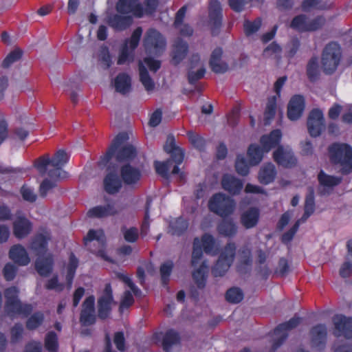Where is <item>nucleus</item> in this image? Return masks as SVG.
Instances as JSON below:
<instances>
[{
    "label": "nucleus",
    "instance_id": "7ed1b4c3",
    "mask_svg": "<svg viewBox=\"0 0 352 352\" xmlns=\"http://www.w3.org/2000/svg\"><path fill=\"white\" fill-rule=\"evenodd\" d=\"M330 162L341 166V173L347 175L352 172V147L346 143L335 142L328 148Z\"/></svg>",
    "mask_w": 352,
    "mask_h": 352
},
{
    "label": "nucleus",
    "instance_id": "3c124183",
    "mask_svg": "<svg viewBox=\"0 0 352 352\" xmlns=\"http://www.w3.org/2000/svg\"><path fill=\"white\" fill-rule=\"evenodd\" d=\"M49 165L52 166V161L49 154L39 157L34 162V167L36 168L41 176H44L48 173L47 170Z\"/></svg>",
    "mask_w": 352,
    "mask_h": 352
},
{
    "label": "nucleus",
    "instance_id": "bb28decb",
    "mask_svg": "<svg viewBox=\"0 0 352 352\" xmlns=\"http://www.w3.org/2000/svg\"><path fill=\"white\" fill-rule=\"evenodd\" d=\"M9 258L20 266H25L30 262L29 255L23 246L20 244L14 245L9 251Z\"/></svg>",
    "mask_w": 352,
    "mask_h": 352
},
{
    "label": "nucleus",
    "instance_id": "6ab92c4d",
    "mask_svg": "<svg viewBox=\"0 0 352 352\" xmlns=\"http://www.w3.org/2000/svg\"><path fill=\"white\" fill-rule=\"evenodd\" d=\"M140 0H118L116 10L120 14H132L135 17L141 18L144 15V8Z\"/></svg>",
    "mask_w": 352,
    "mask_h": 352
},
{
    "label": "nucleus",
    "instance_id": "37998d69",
    "mask_svg": "<svg viewBox=\"0 0 352 352\" xmlns=\"http://www.w3.org/2000/svg\"><path fill=\"white\" fill-rule=\"evenodd\" d=\"M318 179L321 186L326 187H334L342 182V178L341 177L327 175L321 170L318 173Z\"/></svg>",
    "mask_w": 352,
    "mask_h": 352
},
{
    "label": "nucleus",
    "instance_id": "bf43d9fd",
    "mask_svg": "<svg viewBox=\"0 0 352 352\" xmlns=\"http://www.w3.org/2000/svg\"><path fill=\"white\" fill-rule=\"evenodd\" d=\"M153 202L151 197H147L145 205L144 218L141 225V234H146L150 226V208Z\"/></svg>",
    "mask_w": 352,
    "mask_h": 352
},
{
    "label": "nucleus",
    "instance_id": "cd10ccee",
    "mask_svg": "<svg viewBox=\"0 0 352 352\" xmlns=\"http://www.w3.org/2000/svg\"><path fill=\"white\" fill-rule=\"evenodd\" d=\"M259 219V209L256 207H251L241 214L240 221L245 229H251L257 226Z\"/></svg>",
    "mask_w": 352,
    "mask_h": 352
},
{
    "label": "nucleus",
    "instance_id": "864d4df0",
    "mask_svg": "<svg viewBox=\"0 0 352 352\" xmlns=\"http://www.w3.org/2000/svg\"><path fill=\"white\" fill-rule=\"evenodd\" d=\"M202 257L203 250L201 248V241L198 237H195L193 240L191 265L192 267H196L200 263Z\"/></svg>",
    "mask_w": 352,
    "mask_h": 352
},
{
    "label": "nucleus",
    "instance_id": "4be33fe9",
    "mask_svg": "<svg viewBox=\"0 0 352 352\" xmlns=\"http://www.w3.org/2000/svg\"><path fill=\"white\" fill-rule=\"evenodd\" d=\"M32 223L24 216H19L13 222V234L18 239L28 236L32 230Z\"/></svg>",
    "mask_w": 352,
    "mask_h": 352
},
{
    "label": "nucleus",
    "instance_id": "58836bf2",
    "mask_svg": "<svg viewBox=\"0 0 352 352\" xmlns=\"http://www.w3.org/2000/svg\"><path fill=\"white\" fill-rule=\"evenodd\" d=\"M78 263L79 261L78 258L73 252H71L69 256V263L67 265V273L65 276L66 286L68 290H70L72 287Z\"/></svg>",
    "mask_w": 352,
    "mask_h": 352
},
{
    "label": "nucleus",
    "instance_id": "09e8293b",
    "mask_svg": "<svg viewBox=\"0 0 352 352\" xmlns=\"http://www.w3.org/2000/svg\"><path fill=\"white\" fill-rule=\"evenodd\" d=\"M140 80L146 91L153 90L155 84L151 78L146 67L140 62L139 63Z\"/></svg>",
    "mask_w": 352,
    "mask_h": 352
},
{
    "label": "nucleus",
    "instance_id": "20e7f679",
    "mask_svg": "<svg viewBox=\"0 0 352 352\" xmlns=\"http://www.w3.org/2000/svg\"><path fill=\"white\" fill-rule=\"evenodd\" d=\"M208 206L210 212L224 218L234 213L236 203L231 197L223 192H217L210 198Z\"/></svg>",
    "mask_w": 352,
    "mask_h": 352
},
{
    "label": "nucleus",
    "instance_id": "c756f323",
    "mask_svg": "<svg viewBox=\"0 0 352 352\" xmlns=\"http://www.w3.org/2000/svg\"><path fill=\"white\" fill-rule=\"evenodd\" d=\"M282 138V133L280 129L272 130L268 135H263L260 138V143L263 150L267 153L272 148L278 146Z\"/></svg>",
    "mask_w": 352,
    "mask_h": 352
},
{
    "label": "nucleus",
    "instance_id": "79ce46f5",
    "mask_svg": "<svg viewBox=\"0 0 352 352\" xmlns=\"http://www.w3.org/2000/svg\"><path fill=\"white\" fill-rule=\"evenodd\" d=\"M264 153L265 152L263 150V147L261 148L256 144H251L247 153L250 164L252 166L258 164L263 159Z\"/></svg>",
    "mask_w": 352,
    "mask_h": 352
},
{
    "label": "nucleus",
    "instance_id": "8fccbe9b",
    "mask_svg": "<svg viewBox=\"0 0 352 352\" xmlns=\"http://www.w3.org/2000/svg\"><path fill=\"white\" fill-rule=\"evenodd\" d=\"M174 265L172 261H167L162 263L160 267L161 281L163 287L168 289L170 276L172 273Z\"/></svg>",
    "mask_w": 352,
    "mask_h": 352
},
{
    "label": "nucleus",
    "instance_id": "e2e57ef3",
    "mask_svg": "<svg viewBox=\"0 0 352 352\" xmlns=\"http://www.w3.org/2000/svg\"><path fill=\"white\" fill-rule=\"evenodd\" d=\"M23 52L20 49H15L10 52L4 58L2 63L3 68H8L12 64L21 59Z\"/></svg>",
    "mask_w": 352,
    "mask_h": 352
},
{
    "label": "nucleus",
    "instance_id": "e433bc0d",
    "mask_svg": "<svg viewBox=\"0 0 352 352\" xmlns=\"http://www.w3.org/2000/svg\"><path fill=\"white\" fill-rule=\"evenodd\" d=\"M181 338L177 331L170 329L167 330L162 338V347L165 352H171L172 347L180 344Z\"/></svg>",
    "mask_w": 352,
    "mask_h": 352
},
{
    "label": "nucleus",
    "instance_id": "ddd939ff",
    "mask_svg": "<svg viewBox=\"0 0 352 352\" xmlns=\"http://www.w3.org/2000/svg\"><path fill=\"white\" fill-rule=\"evenodd\" d=\"M69 159V156L65 150H58L51 159L53 168L48 170L47 175L54 180L66 177L67 172L63 170V167L68 162Z\"/></svg>",
    "mask_w": 352,
    "mask_h": 352
},
{
    "label": "nucleus",
    "instance_id": "4c0bfd02",
    "mask_svg": "<svg viewBox=\"0 0 352 352\" xmlns=\"http://www.w3.org/2000/svg\"><path fill=\"white\" fill-rule=\"evenodd\" d=\"M239 263L237 270L240 272H246L247 268L252 265V256L251 250L246 245L243 246L239 250Z\"/></svg>",
    "mask_w": 352,
    "mask_h": 352
},
{
    "label": "nucleus",
    "instance_id": "5701e85b",
    "mask_svg": "<svg viewBox=\"0 0 352 352\" xmlns=\"http://www.w3.org/2000/svg\"><path fill=\"white\" fill-rule=\"evenodd\" d=\"M223 53V49L220 47H216L211 53L209 66L215 74H224L228 70V64L221 60Z\"/></svg>",
    "mask_w": 352,
    "mask_h": 352
},
{
    "label": "nucleus",
    "instance_id": "6e6552de",
    "mask_svg": "<svg viewBox=\"0 0 352 352\" xmlns=\"http://www.w3.org/2000/svg\"><path fill=\"white\" fill-rule=\"evenodd\" d=\"M143 45L147 52L158 55L165 50L166 41L159 31L150 28L144 35Z\"/></svg>",
    "mask_w": 352,
    "mask_h": 352
},
{
    "label": "nucleus",
    "instance_id": "5fc2aeb1",
    "mask_svg": "<svg viewBox=\"0 0 352 352\" xmlns=\"http://www.w3.org/2000/svg\"><path fill=\"white\" fill-rule=\"evenodd\" d=\"M175 160L169 158L164 162L155 161L154 165L156 172L164 178H168L169 176V170L173 166Z\"/></svg>",
    "mask_w": 352,
    "mask_h": 352
},
{
    "label": "nucleus",
    "instance_id": "338daca9",
    "mask_svg": "<svg viewBox=\"0 0 352 352\" xmlns=\"http://www.w3.org/2000/svg\"><path fill=\"white\" fill-rule=\"evenodd\" d=\"M121 231L124 239L126 242L135 243L139 237L138 230L135 227H131L127 229L125 226L122 227Z\"/></svg>",
    "mask_w": 352,
    "mask_h": 352
},
{
    "label": "nucleus",
    "instance_id": "393cba45",
    "mask_svg": "<svg viewBox=\"0 0 352 352\" xmlns=\"http://www.w3.org/2000/svg\"><path fill=\"white\" fill-rule=\"evenodd\" d=\"M122 181L126 185L136 184L141 179L142 173L139 168L133 167L130 164L121 166L120 170Z\"/></svg>",
    "mask_w": 352,
    "mask_h": 352
},
{
    "label": "nucleus",
    "instance_id": "f704fd0d",
    "mask_svg": "<svg viewBox=\"0 0 352 352\" xmlns=\"http://www.w3.org/2000/svg\"><path fill=\"white\" fill-rule=\"evenodd\" d=\"M50 240V235L49 234H37L32 239L31 248L36 252L37 255L40 256L44 254L47 250V245Z\"/></svg>",
    "mask_w": 352,
    "mask_h": 352
},
{
    "label": "nucleus",
    "instance_id": "72a5a7b5",
    "mask_svg": "<svg viewBox=\"0 0 352 352\" xmlns=\"http://www.w3.org/2000/svg\"><path fill=\"white\" fill-rule=\"evenodd\" d=\"M132 18L130 16H122L114 14L108 16L107 23L116 31H122L130 26Z\"/></svg>",
    "mask_w": 352,
    "mask_h": 352
},
{
    "label": "nucleus",
    "instance_id": "f3484780",
    "mask_svg": "<svg viewBox=\"0 0 352 352\" xmlns=\"http://www.w3.org/2000/svg\"><path fill=\"white\" fill-rule=\"evenodd\" d=\"M273 159L278 166L286 168H293L297 164V158L294 152L291 149L285 148L280 145H278L274 151Z\"/></svg>",
    "mask_w": 352,
    "mask_h": 352
},
{
    "label": "nucleus",
    "instance_id": "39448f33",
    "mask_svg": "<svg viewBox=\"0 0 352 352\" xmlns=\"http://www.w3.org/2000/svg\"><path fill=\"white\" fill-rule=\"evenodd\" d=\"M236 245L233 242L228 243L219 256L218 260L212 267V274L214 277H221L226 274L234 262L236 255Z\"/></svg>",
    "mask_w": 352,
    "mask_h": 352
},
{
    "label": "nucleus",
    "instance_id": "a878e982",
    "mask_svg": "<svg viewBox=\"0 0 352 352\" xmlns=\"http://www.w3.org/2000/svg\"><path fill=\"white\" fill-rule=\"evenodd\" d=\"M54 264V256L52 254L49 253L45 256H38L35 261L34 266L41 276L47 277L52 272Z\"/></svg>",
    "mask_w": 352,
    "mask_h": 352
},
{
    "label": "nucleus",
    "instance_id": "a19ab883",
    "mask_svg": "<svg viewBox=\"0 0 352 352\" xmlns=\"http://www.w3.org/2000/svg\"><path fill=\"white\" fill-rule=\"evenodd\" d=\"M208 269L207 262L204 261L199 267L192 272V278L199 289H204L206 286Z\"/></svg>",
    "mask_w": 352,
    "mask_h": 352
},
{
    "label": "nucleus",
    "instance_id": "6e6d98bb",
    "mask_svg": "<svg viewBox=\"0 0 352 352\" xmlns=\"http://www.w3.org/2000/svg\"><path fill=\"white\" fill-rule=\"evenodd\" d=\"M45 348L48 352L58 351V342L56 333L53 331H49L45 338Z\"/></svg>",
    "mask_w": 352,
    "mask_h": 352
},
{
    "label": "nucleus",
    "instance_id": "412c9836",
    "mask_svg": "<svg viewBox=\"0 0 352 352\" xmlns=\"http://www.w3.org/2000/svg\"><path fill=\"white\" fill-rule=\"evenodd\" d=\"M221 184L222 188L232 196L239 195L243 188V182L241 179L228 173L222 176Z\"/></svg>",
    "mask_w": 352,
    "mask_h": 352
},
{
    "label": "nucleus",
    "instance_id": "a211bd4d",
    "mask_svg": "<svg viewBox=\"0 0 352 352\" xmlns=\"http://www.w3.org/2000/svg\"><path fill=\"white\" fill-rule=\"evenodd\" d=\"M333 322L335 327L334 336H344L346 339L352 338V318L342 314L333 316Z\"/></svg>",
    "mask_w": 352,
    "mask_h": 352
},
{
    "label": "nucleus",
    "instance_id": "473e14b6",
    "mask_svg": "<svg viewBox=\"0 0 352 352\" xmlns=\"http://www.w3.org/2000/svg\"><path fill=\"white\" fill-rule=\"evenodd\" d=\"M217 230L220 235L232 237L236 234L238 227L232 219L224 217L218 223Z\"/></svg>",
    "mask_w": 352,
    "mask_h": 352
},
{
    "label": "nucleus",
    "instance_id": "c85d7f7f",
    "mask_svg": "<svg viewBox=\"0 0 352 352\" xmlns=\"http://www.w3.org/2000/svg\"><path fill=\"white\" fill-rule=\"evenodd\" d=\"M188 52V45L187 42L182 38H177L173 45L171 52L172 63L177 65L179 64L186 56Z\"/></svg>",
    "mask_w": 352,
    "mask_h": 352
},
{
    "label": "nucleus",
    "instance_id": "052dcab7",
    "mask_svg": "<svg viewBox=\"0 0 352 352\" xmlns=\"http://www.w3.org/2000/svg\"><path fill=\"white\" fill-rule=\"evenodd\" d=\"M235 170L241 176H247L250 172V166L245 157L238 155L235 162Z\"/></svg>",
    "mask_w": 352,
    "mask_h": 352
},
{
    "label": "nucleus",
    "instance_id": "9b49d317",
    "mask_svg": "<svg viewBox=\"0 0 352 352\" xmlns=\"http://www.w3.org/2000/svg\"><path fill=\"white\" fill-rule=\"evenodd\" d=\"M302 318L298 316H294L288 321L279 324L274 329V335L276 337L274 340L272 349L275 351L279 348L288 337V331L296 328L301 322Z\"/></svg>",
    "mask_w": 352,
    "mask_h": 352
},
{
    "label": "nucleus",
    "instance_id": "ea45409f",
    "mask_svg": "<svg viewBox=\"0 0 352 352\" xmlns=\"http://www.w3.org/2000/svg\"><path fill=\"white\" fill-rule=\"evenodd\" d=\"M114 86L117 92L124 95L131 90V79L127 74L120 73L115 78Z\"/></svg>",
    "mask_w": 352,
    "mask_h": 352
},
{
    "label": "nucleus",
    "instance_id": "a18cd8bd",
    "mask_svg": "<svg viewBox=\"0 0 352 352\" xmlns=\"http://www.w3.org/2000/svg\"><path fill=\"white\" fill-rule=\"evenodd\" d=\"M30 316L25 322V327L30 331H33L38 328L45 320L44 314L40 311H36Z\"/></svg>",
    "mask_w": 352,
    "mask_h": 352
},
{
    "label": "nucleus",
    "instance_id": "0e129e2a",
    "mask_svg": "<svg viewBox=\"0 0 352 352\" xmlns=\"http://www.w3.org/2000/svg\"><path fill=\"white\" fill-rule=\"evenodd\" d=\"M200 241L204 252L206 254H211L215 246V240L213 236L210 234H204Z\"/></svg>",
    "mask_w": 352,
    "mask_h": 352
},
{
    "label": "nucleus",
    "instance_id": "b1692460",
    "mask_svg": "<svg viewBox=\"0 0 352 352\" xmlns=\"http://www.w3.org/2000/svg\"><path fill=\"white\" fill-rule=\"evenodd\" d=\"M311 342L312 346L324 349L327 342V329L325 324H318L310 330Z\"/></svg>",
    "mask_w": 352,
    "mask_h": 352
},
{
    "label": "nucleus",
    "instance_id": "4d7b16f0",
    "mask_svg": "<svg viewBox=\"0 0 352 352\" xmlns=\"http://www.w3.org/2000/svg\"><path fill=\"white\" fill-rule=\"evenodd\" d=\"M307 17L305 14H298L294 17L290 23V27L300 32H307V29L308 25Z\"/></svg>",
    "mask_w": 352,
    "mask_h": 352
},
{
    "label": "nucleus",
    "instance_id": "de8ad7c7",
    "mask_svg": "<svg viewBox=\"0 0 352 352\" xmlns=\"http://www.w3.org/2000/svg\"><path fill=\"white\" fill-rule=\"evenodd\" d=\"M318 60L316 56L312 57L307 65V76L309 81L314 82L319 78Z\"/></svg>",
    "mask_w": 352,
    "mask_h": 352
},
{
    "label": "nucleus",
    "instance_id": "7c9ffc66",
    "mask_svg": "<svg viewBox=\"0 0 352 352\" xmlns=\"http://www.w3.org/2000/svg\"><path fill=\"white\" fill-rule=\"evenodd\" d=\"M118 213L113 204H107L105 206H96L90 208L87 213L89 218H104L114 216Z\"/></svg>",
    "mask_w": 352,
    "mask_h": 352
},
{
    "label": "nucleus",
    "instance_id": "13d9d810",
    "mask_svg": "<svg viewBox=\"0 0 352 352\" xmlns=\"http://www.w3.org/2000/svg\"><path fill=\"white\" fill-rule=\"evenodd\" d=\"M225 298L228 302L236 304L243 299V293L240 288L233 287L227 290Z\"/></svg>",
    "mask_w": 352,
    "mask_h": 352
},
{
    "label": "nucleus",
    "instance_id": "f257e3e1",
    "mask_svg": "<svg viewBox=\"0 0 352 352\" xmlns=\"http://www.w3.org/2000/svg\"><path fill=\"white\" fill-rule=\"evenodd\" d=\"M129 139V135L125 132L119 133L113 140L110 146L102 157L103 164H107L115 155L118 162L130 161L137 155L136 148L131 144H126Z\"/></svg>",
    "mask_w": 352,
    "mask_h": 352
},
{
    "label": "nucleus",
    "instance_id": "1a4fd4ad",
    "mask_svg": "<svg viewBox=\"0 0 352 352\" xmlns=\"http://www.w3.org/2000/svg\"><path fill=\"white\" fill-rule=\"evenodd\" d=\"M115 304L113 290L110 283H107L102 294L97 300V316L104 320L109 318L112 312V306Z\"/></svg>",
    "mask_w": 352,
    "mask_h": 352
},
{
    "label": "nucleus",
    "instance_id": "2eb2a0df",
    "mask_svg": "<svg viewBox=\"0 0 352 352\" xmlns=\"http://www.w3.org/2000/svg\"><path fill=\"white\" fill-rule=\"evenodd\" d=\"M307 128L311 136L318 137L324 128V114L321 109H312L307 118Z\"/></svg>",
    "mask_w": 352,
    "mask_h": 352
},
{
    "label": "nucleus",
    "instance_id": "dca6fc26",
    "mask_svg": "<svg viewBox=\"0 0 352 352\" xmlns=\"http://www.w3.org/2000/svg\"><path fill=\"white\" fill-rule=\"evenodd\" d=\"M95 301V296L90 295L85 299L82 304V309L80 314V322L83 326L92 325L96 322Z\"/></svg>",
    "mask_w": 352,
    "mask_h": 352
},
{
    "label": "nucleus",
    "instance_id": "c9c22d12",
    "mask_svg": "<svg viewBox=\"0 0 352 352\" xmlns=\"http://www.w3.org/2000/svg\"><path fill=\"white\" fill-rule=\"evenodd\" d=\"M276 174L275 166L272 163H268L261 168L258 179L261 184L267 185L274 181Z\"/></svg>",
    "mask_w": 352,
    "mask_h": 352
},
{
    "label": "nucleus",
    "instance_id": "4468645a",
    "mask_svg": "<svg viewBox=\"0 0 352 352\" xmlns=\"http://www.w3.org/2000/svg\"><path fill=\"white\" fill-rule=\"evenodd\" d=\"M208 17L211 25L212 34L216 36L219 32L223 21L222 8L219 0H210Z\"/></svg>",
    "mask_w": 352,
    "mask_h": 352
},
{
    "label": "nucleus",
    "instance_id": "423d86ee",
    "mask_svg": "<svg viewBox=\"0 0 352 352\" xmlns=\"http://www.w3.org/2000/svg\"><path fill=\"white\" fill-rule=\"evenodd\" d=\"M341 55V47L338 43L330 42L324 47L322 54V64L325 74H331L336 70Z\"/></svg>",
    "mask_w": 352,
    "mask_h": 352
},
{
    "label": "nucleus",
    "instance_id": "f8f14e48",
    "mask_svg": "<svg viewBox=\"0 0 352 352\" xmlns=\"http://www.w3.org/2000/svg\"><path fill=\"white\" fill-rule=\"evenodd\" d=\"M164 151L170 154V158L175 160V165L173 167L171 173L173 175L179 174L181 180L184 179L185 175L184 172H180L179 166L183 162L184 158V151L176 146L175 140L173 136H168L166 142L164 146Z\"/></svg>",
    "mask_w": 352,
    "mask_h": 352
},
{
    "label": "nucleus",
    "instance_id": "0eeeda50",
    "mask_svg": "<svg viewBox=\"0 0 352 352\" xmlns=\"http://www.w3.org/2000/svg\"><path fill=\"white\" fill-rule=\"evenodd\" d=\"M84 243L91 253L104 261H110L105 250L104 234L102 230H89L84 238Z\"/></svg>",
    "mask_w": 352,
    "mask_h": 352
},
{
    "label": "nucleus",
    "instance_id": "c03bdc74",
    "mask_svg": "<svg viewBox=\"0 0 352 352\" xmlns=\"http://www.w3.org/2000/svg\"><path fill=\"white\" fill-rule=\"evenodd\" d=\"M276 96L270 97L267 100V105L264 112V123L267 125L274 118L276 112Z\"/></svg>",
    "mask_w": 352,
    "mask_h": 352
},
{
    "label": "nucleus",
    "instance_id": "9d476101",
    "mask_svg": "<svg viewBox=\"0 0 352 352\" xmlns=\"http://www.w3.org/2000/svg\"><path fill=\"white\" fill-rule=\"evenodd\" d=\"M142 34V28H136L131 37L124 41L121 51L118 56L117 63L123 65L126 61H132L133 58V52L138 47Z\"/></svg>",
    "mask_w": 352,
    "mask_h": 352
},
{
    "label": "nucleus",
    "instance_id": "69168bd1",
    "mask_svg": "<svg viewBox=\"0 0 352 352\" xmlns=\"http://www.w3.org/2000/svg\"><path fill=\"white\" fill-rule=\"evenodd\" d=\"M23 334V325L19 322L15 323L10 329V342L12 344L19 342L22 339Z\"/></svg>",
    "mask_w": 352,
    "mask_h": 352
},
{
    "label": "nucleus",
    "instance_id": "aec40b11",
    "mask_svg": "<svg viewBox=\"0 0 352 352\" xmlns=\"http://www.w3.org/2000/svg\"><path fill=\"white\" fill-rule=\"evenodd\" d=\"M305 107L303 96L296 94L292 96L287 105V118L290 120H297L302 115Z\"/></svg>",
    "mask_w": 352,
    "mask_h": 352
},
{
    "label": "nucleus",
    "instance_id": "49530a36",
    "mask_svg": "<svg viewBox=\"0 0 352 352\" xmlns=\"http://www.w3.org/2000/svg\"><path fill=\"white\" fill-rule=\"evenodd\" d=\"M188 228V222L182 217H179L170 223V232L173 235L181 236Z\"/></svg>",
    "mask_w": 352,
    "mask_h": 352
},
{
    "label": "nucleus",
    "instance_id": "603ef678",
    "mask_svg": "<svg viewBox=\"0 0 352 352\" xmlns=\"http://www.w3.org/2000/svg\"><path fill=\"white\" fill-rule=\"evenodd\" d=\"M262 20L260 17H257L254 21L245 20L243 22V30L246 36L256 33L261 28Z\"/></svg>",
    "mask_w": 352,
    "mask_h": 352
},
{
    "label": "nucleus",
    "instance_id": "774afa93",
    "mask_svg": "<svg viewBox=\"0 0 352 352\" xmlns=\"http://www.w3.org/2000/svg\"><path fill=\"white\" fill-rule=\"evenodd\" d=\"M326 23V19L322 16H317L314 19L308 21L307 32H314L322 28Z\"/></svg>",
    "mask_w": 352,
    "mask_h": 352
},
{
    "label": "nucleus",
    "instance_id": "680f3d73",
    "mask_svg": "<svg viewBox=\"0 0 352 352\" xmlns=\"http://www.w3.org/2000/svg\"><path fill=\"white\" fill-rule=\"evenodd\" d=\"M188 140L190 144L198 149L199 151H203L206 148V140L204 138L196 134L192 131H189L187 133Z\"/></svg>",
    "mask_w": 352,
    "mask_h": 352
},
{
    "label": "nucleus",
    "instance_id": "2f4dec72",
    "mask_svg": "<svg viewBox=\"0 0 352 352\" xmlns=\"http://www.w3.org/2000/svg\"><path fill=\"white\" fill-rule=\"evenodd\" d=\"M122 182L116 173H109L104 178V189L108 194L114 195L121 189Z\"/></svg>",
    "mask_w": 352,
    "mask_h": 352
},
{
    "label": "nucleus",
    "instance_id": "f03ea898",
    "mask_svg": "<svg viewBox=\"0 0 352 352\" xmlns=\"http://www.w3.org/2000/svg\"><path fill=\"white\" fill-rule=\"evenodd\" d=\"M19 294L20 290L16 286L9 287L5 289L3 292L5 313L11 319H14L19 316L25 318L28 317L34 309L32 304L23 302L20 300Z\"/></svg>",
    "mask_w": 352,
    "mask_h": 352
}]
</instances>
